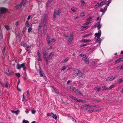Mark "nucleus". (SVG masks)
Listing matches in <instances>:
<instances>
[{
	"label": "nucleus",
	"instance_id": "nucleus-1",
	"mask_svg": "<svg viewBox=\"0 0 123 123\" xmlns=\"http://www.w3.org/2000/svg\"><path fill=\"white\" fill-rule=\"evenodd\" d=\"M47 15L46 14H43L42 16V19L40 23L39 24L38 30V36H40L41 35L42 29L43 30V33L45 34L47 31V28L46 25Z\"/></svg>",
	"mask_w": 123,
	"mask_h": 123
},
{
	"label": "nucleus",
	"instance_id": "nucleus-2",
	"mask_svg": "<svg viewBox=\"0 0 123 123\" xmlns=\"http://www.w3.org/2000/svg\"><path fill=\"white\" fill-rule=\"evenodd\" d=\"M83 107L85 109H87L88 111L91 113L93 111H99V109H96L94 110L93 108V106L92 105L90 106L88 104H86L83 105Z\"/></svg>",
	"mask_w": 123,
	"mask_h": 123
},
{
	"label": "nucleus",
	"instance_id": "nucleus-3",
	"mask_svg": "<svg viewBox=\"0 0 123 123\" xmlns=\"http://www.w3.org/2000/svg\"><path fill=\"white\" fill-rule=\"evenodd\" d=\"M5 72L8 76H10L12 74V73L10 72L8 69V67L7 65H5L4 67Z\"/></svg>",
	"mask_w": 123,
	"mask_h": 123
},
{
	"label": "nucleus",
	"instance_id": "nucleus-4",
	"mask_svg": "<svg viewBox=\"0 0 123 123\" xmlns=\"http://www.w3.org/2000/svg\"><path fill=\"white\" fill-rule=\"evenodd\" d=\"M26 0H23L21 3L20 4L17 5L16 6V7L18 9H20L22 5H25L26 3Z\"/></svg>",
	"mask_w": 123,
	"mask_h": 123
},
{
	"label": "nucleus",
	"instance_id": "nucleus-5",
	"mask_svg": "<svg viewBox=\"0 0 123 123\" xmlns=\"http://www.w3.org/2000/svg\"><path fill=\"white\" fill-rule=\"evenodd\" d=\"M74 72L75 74H76L77 76L79 77H81L82 75V74L80 71L78 69H76Z\"/></svg>",
	"mask_w": 123,
	"mask_h": 123
},
{
	"label": "nucleus",
	"instance_id": "nucleus-6",
	"mask_svg": "<svg viewBox=\"0 0 123 123\" xmlns=\"http://www.w3.org/2000/svg\"><path fill=\"white\" fill-rule=\"evenodd\" d=\"M22 68L24 70H25L26 69V67L25 66L24 63H22L21 65L18 64L17 66V68L18 69H20Z\"/></svg>",
	"mask_w": 123,
	"mask_h": 123
},
{
	"label": "nucleus",
	"instance_id": "nucleus-7",
	"mask_svg": "<svg viewBox=\"0 0 123 123\" xmlns=\"http://www.w3.org/2000/svg\"><path fill=\"white\" fill-rule=\"evenodd\" d=\"M21 45L24 47L26 50H29L31 48V46L27 45L26 43L24 42H22L21 43Z\"/></svg>",
	"mask_w": 123,
	"mask_h": 123
},
{
	"label": "nucleus",
	"instance_id": "nucleus-8",
	"mask_svg": "<svg viewBox=\"0 0 123 123\" xmlns=\"http://www.w3.org/2000/svg\"><path fill=\"white\" fill-rule=\"evenodd\" d=\"M117 77V75L110 76L107 78L106 80L107 81H111L115 79Z\"/></svg>",
	"mask_w": 123,
	"mask_h": 123
},
{
	"label": "nucleus",
	"instance_id": "nucleus-9",
	"mask_svg": "<svg viewBox=\"0 0 123 123\" xmlns=\"http://www.w3.org/2000/svg\"><path fill=\"white\" fill-rule=\"evenodd\" d=\"M45 49H43L42 50L43 54L44 56L43 57L47 63L48 64V59L46 58V55H47V54L44 52Z\"/></svg>",
	"mask_w": 123,
	"mask_h": 123
},
{
	"label": "nucleus",
	"instance_id": "nucleus-10",
	"mask_svg": "<svg viewBox=\"0 0 123 123\" xmlns=\"http://www.w3.org/2000/svg\"><path fill=\"white\" fill-rule=\"evenodd\" d=\"M101 32L100 30H99L98 31V33H96L94 35L95 37L99 38L101 37Z\"/></svg>",
	"mask_w": 123,
	"mask_h": 123
},
{
	"label": "nucleus",
	"instance_id": "nucleus-11",
	"mask_svg": "<svg viewBox=\"0 0 123 123\" xmlns=\"http://www.w3.org/2000/svg\"><path fill=\"white\" fill-rule=\"evenodd\" d=\"M102 26V25L100 24V22L99 21V22H98L96 23L95 26H94L93 27L95 28L96 27H97L98 28V29H99L101 28Z\"/></svg>",
	"mask_w": 123,
	"mask_h": 123
},
{
	"label": "nucleus",
	"instance_id": "nucleus-12",
	"mask_svg": "<svg viewBox=\"0 0 123 123\" xmlns=\"http://www.w3.org/2000/svg\"><path fill=\"white\" fill-rule=\"evenodd\" d=\"M6 9L5 7H2L0 8V12L1 14H3L6 13Z\"/></svg>",
	"mask_w": 123,
	"mask_h": 123
},
{
	"label": "nucleus",
	"instance_id": "nucleus-13",
	"mask_svg": "<svg viewBox=\"0 0 123 123\" xmlns=\"http://www.w3.org/2000/svg\"><path fill=\"white\" fill-rule=\"evenodd\" d=\"M49 35H48L47 37V39L48 41V44H49L51 42H54L55 41V40L54 39H53L51 40L50 41L49 40Z\"/></svg>",
	"mask_w": 123,
	"mask_h": 123
},
{
	"label": "nucleus",
	"instance_id": "nucleus-14",
	"mask_svg": "<svg viewBox=\"0 0 123 123\" xmlns=\"http://www.w3.org/2000/svg\"><path fill=\"white\" fill-rule=\"evenodd\" d=\"M39 73L41 77H43L44 79H46V76H44L43 73L40 69L39 70Z\"/></svg>",
	"mask_w": 123,
	"mask_h": 123
},
{
	"label": "nucleus",
	"instance_id": "nucleus-15",
	"mask_svg": "<svg viewBox=\"0 0 123 123\" xmlns=\"http://www.w3.org/2000/svg\"><path fill=\"white\" fill-rule=\"evenodd\" d=\"M37 54L38 60L39 61H41V56L38 50L37 51Z\"/></svg>",
	"mask_w": 123,
	"mask_h": 123
},
{
	"label": "nucleus",
	"instance_id": "nucleus-16",
	"mask_svg": "<svg viewBox=\"0 0 123 123\" xmlns=\"http://www.w3.org/2000/svg\"><path fill=\"white\" fill-rule=\"evenodd\" d=\"M60 11L58 10L57 11H55L54 12V17L55 18L56 15H58L60 13Z\"/></svg>",
	"mask_w": 123,
	"mask_h": 123
},
{
	"label": "nucleus",
	"instance_id": "nucleus-17",
	"mask_svg": "<svg viewBox=\"0 0 123 123\" xmlns=\"http://www.w3.org/2000/svg\"><path fill=\"white\" fill-rule=\"evenodd\" d=\"M25 25L27 27L29 28L32 27V25L31 24L29 23V21H27L25 23Z\"/></svg>",
	"mask_w": 123,
	"mask_h": 123
},
{
	"label": "nucleus",
	"instance_id": "nucleus-18",
	"mask_svg": "<svg viewBox=\"0 0 123 123\" xmlns=\"http://www.w3.org/2000/svg\"><path fill=\"white\" fill-rule=\"evenodd\" d=\"M123 61V57L120 58L116 60L115 62V63L116 64L120 62Z\"/></svg>",
	"mask_w": 123,
	"mask_h": 123
},
{
	"label": "nucleus",
	"instance_id": "nucleus-19",
	"mask_svg": "<svg viewBox=\"0 0 123 123\" xmlns=\"http://www.w3.org/2000/svg\"><path fill=\"white\" fill-rule=\"evenodd\" d=\"M1 86H4L6 87H7L8 86V84L7 82H6L5 83H1Z\"/></svg>",
	"mask_w": 123,
	"mask_h": 123
},
{
	"label": "nucleus",
	"instance_id": "nucleus-20",
	"mask_svg": "<svg viewBox=\"0 0 123 123\" xmlns=\"http://www.w3.org/2000/svg\"><path fill=\"white\" fill-rule=\"evenodd\" d=\"M89 41L90 40L89 39H83L80 41V42L84 43H86L89 42Z\"/></svg>",
	"mask_w": 123,
	"mask_h": 123
},
{
	"label": "nucleus",
	"instance_id": "nucleus-21",
	"mask_svg": "<svg viewBox=\"0 0 123 123\" xmlns=\"http://www.w3.org/2000/svg\"><path fill=\"white\" fill-rule=\"evenodd\" d=\"M70 89H72L74 92H76V91L77 90H76L74 87H73L72 86H70Z\"/></svg>",
	"mask_w": 123,
	"mask_h": 123
},
{
	"label": "nucleus",
	"instance_id": "nucleus-22",
	"mask_svg": "<svg viewBox=\"0 0 123 123\" xmlns=\"http://www.w3.org/2000/svg\"><path fill=\"white\" fill-rule=\"evenodd\" d=\"M81 6L83 7H84L86 6V3L83 0H81Z\"/></svg>",
	"mask_w": 123,
	"mask_h": 123
},
{
	"label": "nucleus",
	"instance_id": "nucleus-23",
	"mask_svg": "<svg viewBox=\"0 0 123 123\" xmlns=\"http://www.w3.org/2000/svg\"><path fill=\"white\" fill-rule=\"evenodd\" d=\"M53 55L54 54L53 52H51L50 53V54L49 55L48 58V61L52 58V57Z\"/></svg>",
	"mask_w": 123,
	"mask_h": 123
},
{
	"label": "nucleus",
	"instance_id": "nucleus-24",
	"mask_svg": "<svg viewBox=\"0 0 123 123\" xmlns=\"http://www.w3.org/2000/svg\"><path fill=\"white\" fill-rule=\"evenodd\" d=\"M11 112L12 113H14L16 115H18V113H19L20 112V111L19 110H18L16 111H14L13 110H12L11 111Z\"/></svg>",
	"mask_w": 123,
	"mask_h": 123
},
{
	"label": "nucleus",
	"instance_id": "nucleus-25",
	"mask_svg": "<svg viewBox=\"0 0 123 123\" xmlns=\"http://www.w3.org/2000/svg\"><path fill=\"white\" fill-rule=\"evenodd\" d=\"M84 61L86 64H88L89 63V61L88 58V57L86 58L85 60Z\"/></svg>",
	"mask_w": 123,
	"mask_h": 123
},
{
	"label": "nucleus",
	"instance_id": "nucleus-26",
	"mask_svg": "<svg viewBox=\"0 0 123 123\" xmlns=\"http://www.w3.org/2000/svg\"><path fill=\"white\" fill-rule=\"evenodd\" d=\"M107 6H105L104 7V8L101 9V11L102 12H105L107 10Z\"/></svg>",
	"mask_w": 123,
	"mask_h": 123
},
{
	"label": "nucleus",
	"instance_id": "nucleus-27",
	"mask_svg": "<svg viewBox=\"0 0 123 123\" xmlns=\"http://www.w3.org/2000/svg\"><path fill=\"white\" fill-rule=\"evenodd\" d=\"M52 115H53V118L56 120L57 119V117L56 115L55 114H54L52 112H51Z\"/></svg>",
	"mask_w": 123,
	"mask_h": 123
},
{
	"label": "nucleus",
	"instance_id": "nucleus-28",
	"mask_svg": "<svg viewBox=\"0 0 123 123\" xmlns=\"http://www.w3.org/2000/svg\"><path fill=\"white\" fill-rule=\"evenodd\" d=\"M99 6H100V3H98L96 4L94 6V7L95 8H96L98 7Z\"/></svg>",
	"mask_w": 123,
	"mask_h": 123
},
{
	"label": "nucleus",
	"instance_id": "nucleus-29",
	"mask_svg": "<svg viewBox=\"0 0 123 123\" xmlns=\"http://www.w3.org/2000/svg\"><path fill=\"white\" fill-rule=\"evenodd\" d=\"M72 40H73V39H72V38H69V39L68 40V43H69V44L70 43H71V42Z\"/></svg>",
	"mask_w": 123,
	"mask_h": 123
},
{
	"label": "nucleus",
	"instance_id": "nucleus-30",
	"mask_svg": "<svg viewBox=\"0 0 123 123\" xmlns=\"http://www.w3.org/2000/svg\"><path fill=\"white\" fill-rule=\"evenodd\" d=\"M80 56L82 57L83 58H85L86 57V55L82 53L80 54Z\"/></svg>",
	"mask_w": 123,
	"mask_h": 123
},
{
	"label": "nucleus",
	"instance_id": "nucleus-31",
	"mask_svg": "<svg viewBox=\"0 0 123 123\" xmlns=\"http://www.w3.org/2000/svg\"><path fill=\"white\" fill-rule=\"evenodd\" d=\"M111 1L109 0H108L107 1L106 3V6H109V4L111 3Z\"/></svg>",
	"mask_w": 123,
	"mask_h": 123
},
{
	"label": "nucleus",
	"instance_id": "nucleus-32",
	"mask_svg": "<svg viewBox=\"0 0 123 123\" xmlns=\"http://www.w3.org/2000/svg\"><path fill=\"white\" fill-rule=\"evenodd\" d=\"M76 101L77 102H83L84 100L81 99H78L77 98V99H76Z\"/></svg>",
	"mask_w": 123,
	"mask_h": 123
},
{
	"label": "nucleus",
	"instance_id": "nucleus-33",
	"mask_svg": "<svg viewBox=\"0 0 123 123\" xmlns=\"http://www.w3.org/2000/svg\"><path fill=\"white\" fill-rule=\"evenodd\" d=\"M71 10L74 12H75L77 10V9L76 8L73 7L71 9Z\"/></svg>",
	"mask_w": 123,
	"mask_h": 123
},
{
	"label": "nucleus",
	"instance_id": "nucleus-34",
	"mask_svg": "<svg viewBox=\"0 0 123 123\" xmlns=\"http://www.w3.org/2000/svg\"><path fill=\"white\" fill-rule=\"evenodd\" d=\"M105 2L104 1H103L100 3V6H101L104 5L105 3Z\"/></svg>",
	"mask_w": 123,
	"mask_h": 123
},
{
	"label": "nucleus",
	"instance_id": "nucleus-35",
	"mask_svg": "<svg viewBox=\"0 0 123 123\" xmlns=\"http://www.w3.org/2000/svg\"><path fill=\"white\" fill-rule=\"evenodd\" d=\"M5 27L7 30L10 29V26L8 25H5Z\"/></svg>",
	"mask_w": 123,
	"mask_h": 123
},
{
	"label": "nucleus",
	"instance_id": "nucleus-36",
	"mask_svg": "<svg viewBox=\"0 0 123 123\" xmlns=\"http://www.w3.org/2000/svg\"><path fill=\"white\" fill-rule=\"evenodd\" d=\"M69 97H70V98H71L73 99L75 101L76 100V99H77V98L74 97L70 95L69 96Z\"/></svg>",
	"mask_w": 123,
	"mask_h": 123
},
{
	"label": "nucleus",
	"instance_id": "nucleus-37",
	"mask_svg": "<svg viewBox=\"0 0 123 123\" xmlns=\"http://www.w3.org/2000/svg\"><path fill=\"white\" fill-rule=\"evenodd\" d=\"M23 123H29V122L27 120H24L23 121Z\"/></svg>",
	"mask_w": 123,
	"mask_h": 123
},
{
	"label": "nucleus",
	"instance_id": "nucleus-38",
	"mask_svg": "<svg viewBox=\"0 0 123 123\" xmlns=\"http://www.w3.org/2000/svg\"><path fill=\"white\" fill-rule=\"evenodd\" d=\"M85 15V13L84 12H82L80 14V15L81 17H83Z\"/></svg>",
	"mask_w": 123,
	"mask_h": 123
},
{
	"label": "nucleus",
	"instance_id": "nucleus-39",
	"mask_svg": "<svg viewBox=\"0 0 123 123\" xmlns=\"http://www.w3.org/2000/svg\"><path fill=\"white\" fill-rule=\"evenodd\" d=\"M115 86V85H112L109 87V88L110 89H111L114 88Z\"/></svg>",
	"mask_w": 123,
	"mask_h": 123
},
{
	"label": "nucleus",
	"instance_id": "nucleus-40",
	"mask_svg": "<svg viewBox=\"0 0 123 123\" xmlns=\"http://www.w3.org/2000/svg\"><path fill=\"white\" fill-rule=\"evenodd\" d=\"M69 58H66L63 61V63H65L69 59Z\"/></svg>",
	"mask_w": 123,
	"mask_h": 123
},
{
	"label": "nucleus",
	"instance_id": "nucleus-41",
	"mask_svg": "<svg viewBox=\"0 0 123 123\" xmlns=\"http://www.w3.org/2000/svg\"><path fill=\"white\" fill-rule=\"evenodd\" d=\"M97 89V91H99L100 90V88H97V87H96L94 88V89L95 90H96Z\"/></svg>",
	"mask_w": 123,
	"mask_h": 123
},
{
	"label": "nucleus",
	"instance_id": "nucleus-42",
	"mask_svg": "<svg viewBox=\"0 0 123 123\" xmlns=\"http://www.w3.org/2000/svg\"><path fill=\"white\" fill-rule=\"evenodd\" d=\"M123 81V80L121 79H120L118 81V83H120L122 82Z\"/></svg>",
	"mask_w": 123,
	"mask_h": 123
},
{
	"label": "nucleus",
	"instance_id": "nucleus-43",
	"mask_svg": "<svg viewBox=\"0 0 123 123\" xmlns=\"http://www.w3.org/2000/svg\"><path fill=\"white\" fill-rule=\"evenodd\" d=\"M102 41V39H101V38H99L98 40V43L100 45L101 44V42Z\"/></svg>",
	"mask_w": 123,
	"mask_h": 123
},
{
	"label": "nucleus",
	"instance_id": "nucleus-44",
	"mask_svg": "<svg viewBox=\"0 0 123 123\" xmlns=\"http://www.w3.org/2000/svg\"><path fill=\"white\" fill-rule=\"evenodd\" d=\"M16 75L17 77L19 78L20 76V75L19 73H18L16 74Z\"/></svg>",
	"mask_w": 123,
	"mask_h": 123
},
{
	"label": "nucleus",
	"instance_id": "nucleus-45",
	"mask_svg": "<svg viewBox=\"0 0 123 123\" xmlns=\"http://www.w3.org/2000/svg\"><path fill=\"white\" fill-rule=\"evenodd\" d=\"M31 30H32L31 27L29 28L28 30V32H31Z\"/></svg>",
	"mask_w": 123,
	"mask_h": 123
},
{
	"label": "nucleus",
	"instance_id": "nucleus-46",
	"mask_svg": "<svg viewBox=\"0 0 123 123\" xmlns=\"http://www.w3.org/2000/svg\"><path fill=\"white\" fill-rule=\"evenodd\" d=\"M90 34H87L83 36L82 37H86L87 36L89 35Z\"/></svg>",
	"mask_w": 123,
	"mask_h": 123
},
{
	"label": "nucleus",
	"instance_id": "nucleus-47",
	"mask_svg": "<svg viewBox=\"0 0 123 123\" xmlns=\"http://www.w3.org/2000/svg\"><path fill=\"white\" fill-rule=\"evenodd\" d=\"M73 33H72V34H71L70 35L69 38H72V39H73Z\"/></svg>",
	"mask_w": 123,
	"mask_h": 123
},
{
	"label": "nucleus",
	"instance_id": "nucleus-48",
	"mask_svg": "<svg viewBox=\"0 0 123 123\" xmlns=\"http://www.w3.org/2000/svg\"><path fill=\"white\" fill-rule=\"evenodd\" d=\"M102 88L105 90H106V89L108 88V87H106L105 86H103Z\"/></svg>",
	"mask_w": 123,
	"mask_h": 123
},
{
	"label": "nucleus",
	"instance_id": "nucleus-49",
	"mask_svg": "<svg viewBox=\"0 0 123 123\" xmlns=\"http://www.w3.org/2000/svg\"><path fill=\"white\" fill-rule=\"evenodd\" d=\"M66 66H64L62 68V70H65L66 69Z\"/></svg>",
	"mask_w": 123,
	"mask_h": 123
},
{
	"label": "nucleus",
	"instance_id": "nucleus-50",
	"mask_svg": "<svg viewBox=\"0 0 123 123\" xmlns=\"http://www.w3.org/2000/svg\"><path fill=\"white\" fill-rule=\"evenodd\" d=\"M36 112V111L34 110H31V112L32 114H35Z\"/></svg>",
	"mask_w": 123,
	"mask_h": 123
},
{
	"label": "nucleus",
	"instance_id": "nucleus-51",
	"mask_svg": "<svg viewBox=\"0 0 123 123\" xmlns=\"http://www.w3.org/2000/svg\"><path fill=\"white\" fill-rule=\"evenodd\" d=\"M101 17H98L97 18V20H96V21H97L99 19V20H100L99 21H100L101 20Z\"/></svg>",
	"mask_w": 123,
	"mask_h": 123
},
{
	"label": "nucleus",
	"instance_id": "nucleus-52",
	"mask_svg": "<svg viewBox=\"0 0 123 123\" xmlns=\"http://www.w3.org/2000/svg\"><path fill=\"white\" fill-rule=\"evenodd\" d=\"M27 94V97H28L29 96V90H28L26 92Z\"/></svg>",
	"mask_w": 123,
	"mask_h": 123
},
{
	"label": "nucleus",
	"instance_id": "nucleus-53",
	"mask_svg": "<svg viewBox=\"0 0 123 123\" xmlns=\"http://www.w3.org/2000/svg\"><path fill=\"white\" fill-rule=\"evenodd\" d=\"M54 92H55L56 93H58V92L55 89V88H54Z\"/></svg>",
	"mask_w": 123,
	"mask_h": 123
},
{
	"label": "nucleus",
	"instance_id": "nucleus-54",
	"mask_svg": "<svg viewBox=\"0 0 123 123\" xmlns=\"http://www.w3.org/2000/svg\"><path fill=\"white\" fill-rule=\"evenodd\" d=\"M76 92H77L79 93L80 94H81L82 95V94L81 92L80 91L77 90L76 91Z\"/></svg>",
	"mask_w": 123,
	"mask_h": 123
},
{
	"label": "nucleus",
	"instance_id": "nucleus-55",
	"mask_svg": "<svg viewBox=\"0 0 123 123\" xmlns=\"http://www.w3.org/2000/svg\"><path fill=\"white\" fill-rule=\"evenodd\" d=\"M86 45H87L86 44H84L81 45L80 46L81 47H83L86 46Z\"/></svg>",
	"mask_w": 123,
	"mask_h": 123
},
{
	"label": "nucleus",
	"instance_id": "nucleus-56",
	"mask_svg": "<svg viewBox=\"0 0 123 123\" xmlns=\"http://www.w3.org/2000/svg\"><path fill=\"white\" fill-rule=\"evenodd\" d=\"M31 17V16L30 15H29L28 16V17L27 18V20L29 21V20L30 19Z\"/></svg>",
	"mask_w": 123,
	"mask_h": 123
},
{
	"label": "nucleus",
	"instance_id": "nucleus-57",
	"mask_svg": "<svg viewBox=\"0 0 123 123\" xmlns=\"http://www.w3.org/2000/svg\"><path fill=\"white\" fill-rule=\"evenodd\" d=\"M91 23V22H87L86 23L84 24V25H87L89 24L90 23Z\"/></svg>",
	"mask_w": 123,
	"mask_h": 123
},
{
	"label": "nucleus",
	"instance_id": "nucleus-58",
	"mask_svg": "<svg viewBox=\"0 0 123 123\" xmlns=\"http://www.w3.org/2000/svg\"><path fill=\"white\" fill-rule=\"evenodd\" d=\"M19 24V22H16L15 25L16 26H17Z\"/></svg>",
	"mask_w": 123,
	"mask_h": 123
},
{
	"label": "nucleus",
	"instance_id": "nucleus-59",
	"mask_svg": "<svg viewBox=\"0 0 123 123\" xmlns=\"http://www.w3.org/2000/svg\"><path fill=\"white\" fill-rule=\"evenodd\" d=\"M51 115H52V114H51V113H48L47 114V115L48 116H51Z\"/></svg>",
	"mask_w": 123,
	"mask_h": 123
},
{
	"label": "nucleus",
	"instance_id": "nucleus-60",
	"mask_svg": "<svg viewBox=\"0 0 123 123\" xmlns=\"http://www.w3.org/2000/svg\"><path fill=\"white\" fill-rule=\"evenodd\" d=\"M99 38H97V39H96V43H98V42L99 39Z\"/></svg>",
	"mask_w": 123,
	"mask_h": 123
},
{
	"label": "nucleus",
	"instance_id": "nucleus-61",
	"mask_svg": "<svg viewBox=\"0 0 123 123\" xmlns=\"http://www.w3.org/2000/svg\"><path fill=\"white\" fill-rule=\"evenodd\" d=\"M91 19L92 18L91 17H89L88 18H87L86 20L87 21H88L91 20Z\"/></svg>",
	"mask_w": 123,
	"mask_h": 123
},
{
	"label": "nucleus",
	"instance_id": "nucleus-62",
	"mask_svg": "<svg viewBox=\"0 0 123 123\" xmlns=\"http://www.w3.org/2000/svg\"><path fill=\"white\" fill-rule=\"evenodd\" d=\"M25 112L27 114L29 112V111H28L27 109H26L25 111Z\"/></svg>",
	"mask_w": 123,
	"mask_h": 123
},
{
	"label": "nucleus",
	"instance_id": "nucleus-63",
	"mask_svg": "<svg viewBox=\"0 0 123 123\" xmlns=\"http://www.w3.org/2000/svg\"><path fill=\"white\" fill-rule=\"evenodd\" d=\"M117 70H119L120 69V66H118L117 67Z\"/></svg>",
	"mask_w": 123,
	"mask_h": 123
},
{
	"label": "nucleus",
	"instance_id": "nucleus-64",
	"mask_svg": "<svg viewBox=\"0 0 123 123\" xmlns=\"http://www.w3.org/2000/svg\"><path fill=\"white\" fill-rule=\"evenodd\" d=\"M120 69H123V66L122 65L121 66V67H120Z\"/></svg>",
	"mask_w": 123,
	"mask_h": 123
}]
</instances>
